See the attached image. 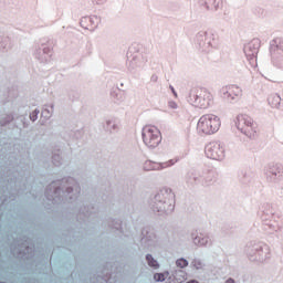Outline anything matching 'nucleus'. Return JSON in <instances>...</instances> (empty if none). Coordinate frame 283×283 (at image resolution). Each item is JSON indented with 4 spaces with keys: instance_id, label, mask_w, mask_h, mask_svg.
Segmentation results:
<instances>
[{
    "instance_id": "nucleus-17",
    "label": "nucleus",
    "mask_w": 283,
    "mask_h": 283,
    "mask_svg": "<svg viewBox=\"0 0 283 283\" xmlns=\"http://www.w3.org/2000/svg\"><path fill=\"white\" fill-rule=\"evenodd\" d=\"M94 1V3H103V0H93Z\"/></svg>"
},
{
    "instance_id": "nucleus-7",
    "label": "nucleus",
    "mask_w": 283,
    "mask_h": 283,
    "mask_svg": "<svg viewBox=\"0 0 283 283\" xmlns=\"http://www.w3.org/2000/svg\"><path fill=\"white\" fill-rule=\"evenodd\" d=\"M242 96V88L238 85H228L223 88V97L227 101H234V98H240Z\"/></svg>"
},
{
    "instance_id": "nucleus-12",
    "label": "nucleus",
    "mask_w": 283,
    "mask_h": 283,
    "mask_svg": "<svg viewBox=\"0 0 283 283\" xmlns=\"http://www.w3.org/2000/svg\"><path fill=\"white\" fill-rule=\"evenodd\" d=\"M154 280H155L156 282H165V274H163V273H156V274L154 275Z\"/></svg>"
},
{
    "instance_id": "nucleus-19",
    "label": "nucleus",
    "mask_w": 283,
    "mask_h": 283,
    "mask_svg": "<svg viewBox=\"0 0 283 283\" xmlns=\"http://www.w3.org/2000/svg\"><path fill=\"white\" fill-rule=\"evenodd\" d=\"M187 283H199V282L196 281V280H191V281H189V282H187Z\"/></svg>"
},
{
    "instance_id": "nucleus-6",
    "label": "nucleus",
    "mask_w": 283,
    "mask_h": 283,
    "mask_svg": "<svg viewBox=\"0 0 283 283\" xmlns=\"http://www.w3.org/2000/svg\"><path fill=\"white\" fill-rule=\"evenodd\" d=\"M178 160H180L178 157L169 159L168 161H165L163 164L147 160L144 163V170L145 171H156L158 169H167V167H174V165H176V163H178Z\"/></svg>"
},
{
    "instance_id": "nucleus-13",
    "label": "nucleus",
    "mask_w": 283,
    "mask_h": 283,
    "mask_svg": "<svg viewBox=\"0 0 283 283\" xmlns=\"http://www.w3.org/2000/svg\"><path fill=\"white\" fill-rule=\"evenodd\" d=\"M168 107H169L170 109H178V104H177L176 102H174V101H170V102L168 103Z\"/></svg>"
},
{
    "instance_id": "nucleus-16",
    "label": "nucleus",
    "mask_w": 283,
    "mask_h": 283,
    "mask_svg": "<svg viewBox=\"0 0 283 283\" xmlns=\"http://www.w3.org/2000/svg\"><path fill=\"white\" fill-rule=\"evenodd\" d=\"M226 283H235V281L233 279H228Z\"/></svg>"
},
{
    "instance_id": "nucleus-14",
    "label": "nucleus",
    "mask_w": 283,
    "mask_h": 283,
    "mask_svg": "<svg viewBox=\"0 0 283 283\" xmlns=\"http://www.w3.org/2000/svg\"><path fill=\"white\" fill-rule=\"evenodd\" d=\"M39 114V112H33L31 115H30V118L34 122L36 120V115Z\"/></svg>"
},
{
    "instance_id": "nucleus-15",
    "label": "nucleus",
    "mask_w": 283,
    "mask_h": 283,
    "mask_svg": "<svg viewBox=\"0 0 283 283\" xmlns=\"http://www.w3.org/2000/svg\"><path fill=\"white\" fill-rule=\"evenodd\" d=\"M196 180H198L197 178H190V179H188V185H192L193 184V181H196Z\"/></svg>"
},
{
    "instance_id": "nucleus-4",
    "label": "nucleus",
    "mask_w": 283,
    "mask_h": 283,
    "mask_svg": "<svg viewBox=\"0 0 283 283\" xmlns=\"http://www.w3.org/2000/svg\"><path fill=\"white\" fill-rule=\"evenodd\" d=\"M237 127L241 134L248 136V138H255L258 136V123L253 122V118L249 115H239L237 117Z\"/></svg>"
},
{
    "instance_id": "nucleus-8",
    "label": "nucleus",
    "mask_w": 283,
    "mask_h": 283,
    "mask_svg": "<svg viewBox=\"0 0 283 283\" xmlns=\"http://www.w3.org/2000/svg\"><path fill=\"white\" fill-rule=\"evenodd\" d=\"M80 25L84 28V30H94L96 28V24H94V20L90 17H84L81 19Z\"/></svg>"
},
{
    "instance_id": "nucleus-3",
    "label": "nucleus",
    "mask_w": 283,
    "mask_h": 283,
    "mask_svg": "<svg viewBox=\"0 0 283 283\" xmlns=\"http://www.w3.org/2000/svg\"><path fill=\"white\" fill-rule=\"evenodd\" d=\"M142 138L148 149H156L163 143V133L154 125H146L143 128Z\"/></svg>"
},
{
    "instance_id": "nucleus-18",
    "label": "nucleus",
    "mask_w": 283,
    "mask_h": 283,
    "mask_svg": "<svg viewBox=\"0 0 283 283\" xmlns=\"http://www.w3.org/2000/svg\"><path fill=\"white\" fill-rule=\"evenodd\" d=\"M254 45H260V42L258 40L253 41Z\"/></svg>"
},
{
    "instance_id": "nucleus-1",
    "label": "nucleus",
    "mask_w": 283,
    "mask_h": 283,
    "mask_svg": "<svg viewBox=\"0 0 283 283\" xmlns=\"http://www.w3.org/2000/svg\"><path fill=\"white\" fill-rule=\"evenodd\" d=\"M188 103L199 109H209L213 105V94L205 87H196L190 90Z\"/></svg>"
},
{
    "instance_id": "nucleus-11",
    "label": "nucleus",
    "mask_w": 283,
    "mask_h": 283,
    "mask_svg": "<svg viewBox=\"0 0 283 283\" xmlns=\"http://www.w3.org/2000/svg\"><path fill=\"white\" fill-rule=\"evenodd\" d=\"M176 264L179 269H186V266H189V262L187 261V259H178L176 261Z\"/></svg>"
},
{
    "instance_id": "nucleus-2",
    "label": "nucleus",
    "mask_w": 283,
    "mask_h": 283,
    "mask_svg": "<svg viewBox=\"0 0 283 283\" xmlns=\"http://www.w3.org/2000/svg\"><path fill=\"white\" fill-rule=\"evenodd\" d=\"M222 122H220V117L213 114L202 115L197 123V132L202 136H211V134H216L219 132Z\"/></svg>"
},
{
    "instance_id": "nucleus-9",
    "label": "nucleus",
    "mask_w": 283,
    "mask_h": 283,
    "mask_svg": "<svg viewBox=\"0 0 283 283\" xmlns=\"http://www.w3.org/2000/svg\"><path fill=\"white\" fill-rule=\"evenodd\" d=\"M268 103L271 107H273L274 109H277V107H280V103H282V98L277 94L270 95L268 98Z\"/></svg>"
},
{
    "instance_id": "nucleus-5",
    "label": "nucleus",
    "mask_w": 283,
    "mask_h": 283,
    "mask_svg": "<svg viewBox=\"0 0 283 283\" xmlns=\"http://www.w3.org/2000/svg\"><path fill=\"white\" fill-rule=\"evenodd\" d=\"M206 156L211 160H222L224 158V148L219 143L212 142L206 146Z\"/></svg>"
},
{
    "instance_id": "nucleus-10",
    "label": "nucleus",
    "mask_w": 283,
    "mask_h": 283,
    "mask_svg": "<svg viewBox=\"0 0 283 283\" xmlns=\"http://www.w3.org/2000/svg\"><path fill=\"white\" fill-rule=\"evenodd\" d=\"M146 260L149 264V266H153V269H158V261L154 260V256H151L150 254H148L146 256Z\"/></svg>"
},
{
    "instance_id": "nucleus-20",
    "label": "nucleus",
    "mask_w": 283,
    "mask_h": 283,
    "mask_svg": "<svg viewBox=\"0 0 283 283\" xmlns=\"http://www.w3.org/2000/svg\"><path fill=\"white\" fill-rule=\"evenodd\" d=\"M172 92H174L175 96H178V95L176 94V91H174V88H172Z\"/></svg>"
}]
</instances>
